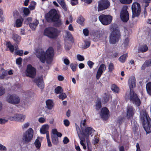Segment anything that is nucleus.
I'll list each match as a JSON object with an SVG mask.
<instances>
[{
  "label": "nucleus",
  "mask_w": 151,
  "mask_h": 151,
  "mask_svg": "<svg viewBox=\"0 0 151 151\" xmlns=\"http://www.w3.org/2000/svg\"><path fill=\"white\" fill-rule=\"evenodd\" d=\"M54 55L53 49L52 47H50L47 50L45 54L43 50H41L37 52L36 56L42 63L46 62L49 64L52 61Z\"/></svg>",
  "instance_id": "1"
},
{
  "label": "nucleus",
  "mask_w": 151,
  "mask_h": 151,
  "mask_svg": "<svg viewBox=\"0 0 151 151\" xmlns=\"http://www.w3.org/2000/svg\"><path fill=\"white\" fill-rule=\"evenodd\" d=\"M135 81V78L134 76H132L129 79L128 84L130 89L129 98L130 101H132L136 106H139L141 104L140 101L136 94L131 91V89L135 87L136 86Z\"/></svg>",
  "instance_id": "2"
},
{
  "label": "nucleus",
  "mask_w": 151,
  "mask_h": 151,
  "mask_svg": "<svg viewBox=\"0 0 151 151\" xmlns=\"http://www.w3.org/2000/svg\"><path fill=\"white\" fill-rule=\"evenodd\" d=\"M140 120L142 122L145 130L147 133L151 132V119L147 112L144 111L140 112Z\"/></svg>",
  "instance_id": "3"
},
{
  "label": "nucleus",
  "mask_w": 151,
  "mask_h": 151,
  "mask_svg": "<svg viewBox=\"0 0 151 151\" xmlns=\"http://www.w3.org/2000/svg\"><path fill=\"white\" fill-rule=\"evenodd\" d=\"M46 17L51 19L53 22H55L58 26H59L62 24V22L59 19V15L55 9L51 10L46 14Z\"/></svg>",
  "instance_id": "4"
},
{
  "label": "nucleus",
  "mask_w": 151,
  "mask_h": 151,
  "mask_svg": "<svg viewBox=\"0 0 151 151\" xmlns=\"http://www.w3.org/2000/svg\"><path fill=\"white\" fill-rule=\"evenodd\" d=\"M114 25H112L110 27L111 30H113L111 34L109 40L110 43L112 44H115L118 42L120 37L119 31L117 29H114Z\"/></svg>",
  "instance_id": "5"
},
{
  "label": "nucleus",
  "mask_w": 151,
  "mask_h": 151,
  "mask_svg": "<svg viewBox=\"0 0 151 151\" xmlns=\"http://www.w3.org/2000/svg\"><path fill=\"white\" fill-rule=\"evenodd\" d=\"M59 32L56 29L53 27L46 28L44 31V35L51 38H55L58 35Z\"/></svg>",
  "instance_id": "6"
},
{
  "label": "nucleus",
  "mask_w": 151,
  "mask_h": 151,
  "mask_svg": "<svg viewBox=\"0 0 151 151\" xmlns=\"http://www.w3.org/2000/svg\"><path fill=\"white\" fill-rule=\"evenodd\" d=\"M131 8L132 13V18L138 17L140 14L141 12V7L140 4L137 2H134L132 5Z\"/></svg>",
  "instance_id": "7"
},
{
  "label": "nucleus",
  "mask_w": 151,
  "mask_h": 151,
  "mask_svg": "<svg viewBox=\"0 0 151 151\" xmlns=\"http://www.w3.org/2000/svg\"><path fill=\"white\" fill-rule=\"evenodd\" d=\"M34 131L32 128L28 129L23 134V139L26 143L30 142L32 139Z\"/></svg>",
  "instance_id": "8"
},
{
  "label": "nucleus",
  "mask_w": 151,
  "mask_h": 151,
  "mask_svg": "<svg viewBox=\"0 0 151 151\" xmlns=\"http://www.w3.org/2000/svg\"><path fill=\"white\" fill-rule=\"evenodd\" d=\"M76 126L79 133L81 134V135L82 136V137L86 138L88 141L89 135L93 132L94 130L91 127H87L86 128L85 130H82V132H81L79 129H78V126L76 124Z\"/></svg>",
  "instance_id": "9"
},
{
  "label": "nucleus",
  "mask_w": 151,
  "mask_h": 151,
  "mask_svg": "<svg viewBox=\"0 0 151 151\" xmlns=\"http://www.w3.org/2000/svg\"><path fill=\"white\" fill-rule=\"evenodd\" d=\"M99 19L101 23L104 25H107L110 24L112 19V17L109 15H101L99 17Z\"/></svg>",
  "instance_id": "10"
},
{
  "label": "nucleus",
  "mask_w": 151,
  "mask_h": 151,
  "mask_svg": "<svg viewBox=\"0 0 151 151\" xmlns=\"http://www.w3.org/2000/svg\"><path fill=\"white\" fill-rule=\"evenodd\" d=\"M128 7L127 6H124L120 12V17L122 20L124 22H127L129 18V15L127 10Z\"/></svg>",
  "instance_id": "11"
},
{
  "label": "nucleus",
  "mask_w": 151,
  "mask_h": 151,
  "mask_svg": "<svg viewBox=\"0 0 151 151\" xmlns=\"http://www.w3.org/2000/svg\"><path fill=\"white\" fill-rule=\"evenodd\" d=\"M25 118V115L21 114H15L13 116H10L9 119L11 121L22 122L24 121Z\"/></svg>",
  "instance_id": "12"
},
{
  "label": "nucleus",
  "mask_w": 151,
  "mask_h": 151,
  "mask_svg": "<svg viewBox=\"0 0 151 151\" xmlns=\"http://www.w3.org/2000/svg\"><path fill=\"white\" fill-rule=\"evenodd\" d=\"M110 5V3L108 0H100L98 2V11L106 9Z\"/></svg>",
  "instance_id": "13"
},
{
  "label": "nucleus",
  "mask_w": 151,
  "mask_h": 151,
  "mask_svg": "<svg viewBox=\"0 0 151 151\" xmlns=\"http://www.w3.org/2000/svg\"><path fill=\"white\" fill-rule=\"evenodd\" d=\"M26 75L31 78H34L36 74V70L31 65H28L26 72Z\"/></svg>",
  "instance_id": "14"
},
{
  "label": "nucleus",
  "mask_w": 151,
  "mask_h": 151,
  "mask_svg": "<svg viewBox=\"0 0 151 151\" xmlns=\"http://www.w3.org/2000/svg\"><path fill=\"white\" fill-rule=\"evenodd\" d=\"M7 100L8 102L12 104H18L20 101L19 97L15 94L9 96L8 97Z\"/></svg>",
  "instance_id": "15"
},
{
  "label": "nucleus",
  "mask_w": 151,
  "mask_h": 151,
  "mask_svg": "<svg viewBox=\"0 0 151 151\" xmlns=\"http://www.w3.org/2000/svg\"><path fill=\"white\" fill-rule=\"evenodd\" d=\"M135 112V109L132 106H128L126 109V117L127 118H132Z\"/></svg>",
  "instance_id": "16"
},
{
  "label": "nucleus",
  "mask_w": 151,
  "mask_h": 151,
  "mask_svg": "<svg viewBox=\"0 0 151 151\" xmlns=\"http://www.w3.org/2000/svg\"><path fill=\"white\" fill-rule=\"evenodd\" d=\"M101 116L103 120H106L109 117V111L107 108H103L101 110Z\"/></svg>",
  "instance_id": "17"
},
{
  "label": "nucleus",
  "mask_w": 151,
  "mask_h": 151,
  "mask_svg": "<svg viewBox=\"0 0 151 151\" xmlns=\"http://www.w3.org/2000/svg\"><path fill=\"white\" fill-rule=\"evenodd\" d=\"M34 82L35 83L39 88L41 89H43L44 87V85L43 81L41 78H36L34 80Z\"/></svg>",
  "instance_id": "18"
},
{
  "label": "nucleus",
  "mask_w": 151,
  "mask_h": 151,
  "mask_svg": "<svg viewBox=\"0 0 151 151\" xmlns=\"http://www.w3.org/2000/svg\"><path fill=\"white\" fill-rule=\"evenodd\" d=\"M105 69L106 66L104 64H102L100 65L98 70L96 76V78L97 79L99 78L103 72L105 70Z\"/></svg>",
  "instance_id": "19"
},
{
  "label": "nucleus",
  "mask_w": 151,
  "mask_h": 151,
  "mask_svg": "<svg viewBox=\"0 0 151 151\" xmlns=\"http://www.w3.org/2000/svg\"><path fill=\"white\" fill-rule=\"evenodd\" d=\"M23 22V19L22 17L16 19L14 20V26L17 28L21 27L22 25Z\"/></svg>",
  "instance_id": "20"
},
{
  "label": "nucleus",
  "mask_w": 151,
  "mask_h": 151,
  "mask_svg": "<svg viewBox=\"0 0 151 151\" xmlns=\"http://www.w3.org/2000/svg\"><path fill=\"white\" fill-rule=\"evenodd\" d=\"M49 128V126L48 124H45L42 125L40 128V132L42 134H45L48 132V130Z\"/></svg>",
  "instance_id": "21"
},
{
  "label": "nucleus",
  "mask_w": 151,
  "mask_h": 151,
  "mask_svg": "<svg viewBox=\"0 0 151 151\" xmlns=\"http://www.w3.org/2000/svg\"><path fill=\"white\" fill-rule=\"evenodd\" d=\"M76 129L77 132L78 136V137L80 140V144L83 147V149L84 150H86V147L85 145V144L84 143V142H85V138L84 137H82V136L81 135V134L79 133V132H78L76 126Z\"/></svg>",
  "instance_id": "22"
},
{
  "label": "nucleus",
  "mask_w": 151,
  "mask_h": 151,
  "mask_svg": "<svg viewBox=\"0 0 151 151\" xmlns=\"http://www.w3.org/2000/svg\"><path fill=\"white\" fill-rule=\"evenodd\" d=\"M46 107L49 109H51L53 107L54 104L52 100L48 99L46 101Z\"/></svg>",
  "instance_id": "23"
},
{
  "label": "nucleus",
  "mask_w": 151,
  "mask_h": 151,
  "mask_svg": "<svg viewBox=\"0 0 151 151\" xmlns=\"http://www.w3.org/2000/svg\"><path fill=\"white\" fill-rule=\"evenodd\" d=\"M21 37L18 35L14 34L12 35V39L17 44L19 43L21 40Z\"/></svg>",
  "instance_id": "24"
},
{
  "label": "nucleus",
  "mask_w": 151,
  "mask_h": 151,
  "mask_svg": "<svg viewBox=\"0 0 151 151\" xmlns=\"http://www.w3.org/2000/svg\"><path fill=\"white\" fill-rule=\"evenodd\" d=\"M65 39L67 40H71L72 39V35L70 32L68 30H65Z\"/></svg>",
  "instance_id": "25"
},
{
  "label": "nucleus",
  "mask_w": 151,
  "mask_h": 151,
  "mask_svg": "<svg viewBox=\"0 0 151 151\" xmlns=\"http://www.w3.org/2000/svg\"><path fill=\"white\" fill-rule=\"evenodd\" d=\"M148 50V47L146 45H143L140 46L138 49L139 52H144L147 51Z\"/></svg>",
  "instance_id": "26"
},
{
  "label": "nucleus",
  "mask_w": 151,
  "mask_h": 151,
  "mask_svg": "<svg viewBox=\"0 0 151 151\" xmlns=\"http://www.w3.org/2000/svg\"><path fill=\"white\" fill-rule=\"evenodd\" d=\"M18 47L17 45L15 46V54L16 55H18L19 56H22L23 53V51L22 50H18Z\"/></svg>",
  "instance_id": "27"
},
{
  "label": "nucleus",
  "mask_w": 151,
  "mask_h": 151,
  "mask_svg": "<svg viewBox=\"0 0 151 151\" xmlns=\"http://www.w3.org/2000/svg\"><path fill=\"white\" fill-rule=\"evenodd\" d=\"M6 46L11 52H14L15 47H14V46L10 42H7L6 44Z\"/></svg>",
  "instance_id": "28"
},
{
  "label": "nucleus",
  "mask_w": 151,
  "mask_h": 151,
  "mask_svg": "<svg viewBox=\"0 0 151 151\" xmlns=\"http://www.w3.org/2000/svg\"><path fill=\"white\" fill-rule=\"evenodd\" d=\"M38 23L39 22L38 20H36L33 22L30 23L29 25L30 28L32 30H34L35 29L37 26Z\"/></svg>",
  "instance_id": "29"
},
{
  "label": "nucleus",
  "mask_w": 151,
  "mask_h": 151,
  "mask_svg": "<svg viewBox=\"0 0 151 151\" xmlns=\"http://www.w3.org/2000/svg\"><path fill=\"white\" fill-rule=\"evenodd\" d=\"M127 56L128 54L127 53L124 54L119 57V60L120 62L124 63L125 61Z\"/></svg>",
  "instance_id": "30"
},
{
  "label": "nucleus",
  "mask_w": 151,
  "mask_h": 151,
  "mask_svg": "<svg viewBox=\"0 0 151 151\" xmlns=\"http://www.w3.org/2000/svg\"><path fill=\"white\" fill-rule=\"evenodd\" d=\"M146 88L147 93L151 96V82H149L146 84Z\"/></svg>",
  "instance_id": "31"
},
{
  "label": "nucleus",
  "mask_w": 151,
  "mask_h": 151,
  "mask_svg": "<svg viewBox=\"0 0 151 151\" xmlns=\"http://www.w3.org/2000/svg\"><path fill=\"white\" fill-rule=\"evenodd\" d=\"M129 40L128 37H126L123 40L122 45L125 47L127 46L129 44Z\"/></svg>",
  "instance_id": "32"
},
{
  "label": "nucleus",
  "mask_w": 151,
  "mask_h": 151,
  "mask_svg": "<svg viewBox=\"0 0 151 151\" xmlns=\"http://www.w3.org/2000/svg\"><path fill=\"white\" fill-rule=\"evenodd\" d=\"M36 147L38 149H39L41 147V144L39 140V138L37 137L35 140L34 143Z\"/></svg>",
  "instance_id": "33"
},
{
  "label": "nucleus",
  "mask_w": 151,
  "mask_h": 151,
  "mask_svg": "<svg viewBox=\"0 0 151 151\" xmlns=\"http://www.w3.org/2000/svg\"><path fill=\"white\" fill-rule=\"evenodd\" d=\"M52 141L53 144H57L58 142V138L56 135H52Z\"/></svg>",
  "instance_id": "34"
},
{
  "label": "nucleus",
  "mask_w": 151,
  "mask_h": 151,
  "mask_svg": "<svg viewBox=\"0 0 151 151\" xmlns=\"http://www.w3.org/2000/svg\"><path fill=\"white\" fill-rule=\"evenodd\" d=\"M111 90L115 93H118L119 91V88L115 85L113 84L111 86Z\"/></svg>",
  "instance_id": "35"
},
{
  "label": "nucleus",
  "mask_w": 151,
  "mask_h": 151,
  "mask_svg": "<svg viewBox=\"0 0 151 151\" xmlns=\"http://www.w3.org/2000/svg\"><path fill=\"white\" fill-rule=\"evenodd\" d=\"M124 32L125 33V36L128 37L131 32V30L129 29H127L126 28H124Z\"/></svg>",
  "instance_id": "36"
},
{
  "label": "nucleus",
  "mask_w": 151,
  "mask_h": 151,
  "mask_svg": "<svg viewBox=\"0 0 151 151\" xmlns=\"http://www.w3.org/2000/svg\"><path fill=\"white\" fill-rule=\"evenodd\" d=\"M102 35L99 33L97 32L96 33L93 35L94 39H95L96 40H98L100 39Z\"/></svg>",
  "instance_id": "37"
},
{
  "label": "nucleus",
  "mask_w": 151,
  "mask_h": 151,
  "mask_svg": "<svg viewBox=\"0 0 151 151\" xmlns=\"http://www.w3.org/2000/svg\"><path fill=\"white\" fill-rule=\"evenodd\" d=\"M55 92L56 93H60L63 91L62 88L60 86H58L55 89Z\"/></svg>",
  "instance_id": "38"
},
{
  "label": "nucleus",
  "mask_w": 151,
  "mask_h": 151,
  "mask_svg": "<svg viewBox=\"0 0 151 151\" xmlns=\"http://www.w3.org/2000/svg\"><path fill=\"white\" fill-rule=\"evenodd\" d=\"M131 124L132 128L134 131H135L137 128V125L134 121L131 122Z\"/></svg>",
  "instance_id": "39"
},
{
  "label": "nucleus",
  "mask_w": 151,
  "mask_h": 151,
  "mask_svg": "<svg viewBox=\"0 0 151 151\" xmlns=\"http://www.w3.org/2000/svg\"><path fill=\"white\" fill-rule=\"evenodd\" d=\"M121 3L124 4H129L131 3L132 0H119Z\"/></svg>",
  "instance_id": "40"
},
{
  "label": "nucleus",
  "mask_w": 151,
  "mask_h": 151,
  "mask_svg": "<svg viewBox=\"0 0 151 151\" xmlns=\"http://www.w3.org/2000/svg\"><path fill=\"white\" fill-rule=\"evenodd\" d=\"M96 109L97 110H98L100 109L101 107V104L100 101L99 100H98L95 106Z\"/></svg>",
  "instance_id": "41"
},
{
  "label": "nucleus",
  "mask_w": 151,
  "mask_h": 151,
  "mask_svg": "<svg viewBox=\"0 0 151 151\" xmlns=\"http://www.w3.org/2000/svg\"><path fill=\"white\" fill-rule=\"evenodd\" d=\"M84 21V18L82 17H80L78 18L77 20V22L81 24H82Z\"/></svg>",
  "instance_id": "42"
},
{
  "label": "nucleus",
  "mask_w": 151,
  "mask_h": 151,
  "mask_svg": "<svg viewBox=\"0 0 151 151\" xmlns=\"http://www.w3.org/2000/svg\"><path fill=\"white\" fill-rule=\"evenodd\" d=\"M36 3L35 1H32L31 4L29 6V8L31 10H33L35 7Z\"/></svg>",
  "instance_id": "43"
},
{
  "label": "nucleus",
  "mask_w": 151,
  "mask_h": 151,
  "mask_svg": "<svg viewBox=\"0 0 151 151\" xmlns=\"http://www.w3.org/2000/svg\"><path fill=\"white\" fill-rule=\"evenodd\" d=\"M23 12L25 15H28L30 13V11L28 8H23Z\"/></svg>",
  "instance_id": "44"
},
{
  "label": "nucleus",
  "mask_w": 151,
  "mask_h": 151,
  "mask_svg": "<svg viewBox=\"0 0 151 151\" xmlns=\"http://www.w3.org/2000/svg\"><path fill=\"white\" fill-rule=\"evenodd\" d=\"M66 97L67 96L66 94L64 93H62L59 96V98L60 99H61L62 100L65 99Z\"/></svg>",
  "instance_id": "45"
},
{
  "label": "nucleus",
  "mask_w": 151,
  "mask_h": 151,
  "mask_svg": "<svg viewBox=\"0 0 151 151\" xmlns=\"http://www.w3.org/2000/svg\"><path fill=\"white\" fill-rule=\"evenodd\" d=\"M38 121L41 123H43L46 122V119L44 117H40L38 118Z\"/></svg>",
  "instance_id": "46"
},
{
  "label": "nucleus",
  "mask_w": 151,
  "mask_h": 151,
  "mask_svg": "<svg viewBox=\"0 0 151 151\" xmlns=\"http://www.w3.org/2000/svg\"><path fill=\"white\" fill-rule=\"evenodd\" d=\"M70 3L72 6L76 5L78 3V0H70Z\"/></svg>",
  "instance_id": "47"
},
{
  "label": "nucleus",
  "mask_w": 151,
  "mask_h": 151,
  "mask_svg": "<svg viewBox=\"0 0 151 151\" xmlns=\"http://www.w3.org/2000/svg\"><path fill=\"white\" fill-rule=\"evenodd\" d=\"M77 59L80 61H82L84 60V58L83 56L81 55L78 54L77 55Z\"/></svg>",
  "instance_id": "48"
},
{
  "label": "nucleus",
  "mask_w": 151,
  "mask_h": 151,
  "mask_svg": "<svg viewBox=\"0 0 151 151\" xmlns=\"http://www.w3.org/2000/svg\"><path fill=\"white\" fill-rule=\"evenodd\" d=\"M70 67L73 71H75L76 70V66L74 64L71 63L70 65Z\"/></svg>",
  "instance_id": "49"
},
{
  "label": "nucleus",
  "mask_w": 151,
  "mask_h": 151,
  "mask_svg": "<svg viewBox=\"0 0 151 151\" xmlns=\"http://www.w3.org/2000/svg\"><path fill=\"white\" fill-rule=\"evenodd\" d=\"M144 63L147 67L151 66V59H150L146 61Z\"/></svg>",
  "instance_id": "50"
},
{
  "label": "nucleus",
  "mask_w": 151,
  "mask_h": 151,
  "mask_svg": "<svg viewBox=\"0 0 151 151\" xmlns=\"http://www.w3.org/2000/svg\"><path fill=\"white\" fill-rule=\"evenodd\" d=\"M7 150L6 147L0 143V150L1 151H6Z\"/></svg>",
  "instance_id": "51"
},
{
  "label": "nucleus",
  "mask_w": 151,
  "mask_h": 151,
  "mask_svg": "<svg viewBox=\"0 0 151 151\" xmlns=\"http://www.w3.org/2000/svg\"><path fill=\"white\" fill-rule=\"evenodd\" d=\"M114 69V68L113 64L112 63L109 64V71L110 72H111Z\"/></svg>",
  "instance_id": "52"
},
{
  "label": "nucleus",
  "mask_w": 151,
  "mask_h": 151,
  "mask_svg": "<svg viewBox=\"0 0 151 151\" xmlns=\"http://www.w3.org/2000/svg\"><path fill=\"white\" fill-rule=\"evenodd\" d=\"M83 33L85 36H88V35L89 31L87 28L83 30Z\"/></svg>",
  "instance_id": "53"
},
{
  "label": "nucleus",
  "mask_w": 151,
  "mask_h": 151,
  "mask_svg": "<svg viewBox=\"0 0 151 151\" xmlns=\"http://www.w3.org/2000/svg\"><path fill=\"white\" fill-rule=\"evenodd\" d=\"M22 61V59L21 58H17L16 60V63L18 65H20Z\"/></svg>",
  "instance_id": "54"
},
{
  "label": "nucleus",
  "mask_w": 151,
  "mask_h": 151,
  "mask_svg": "<svg viewBox=\"0 0 151 151\" xmlns=\"http://www.w3.org/2000/svg\"><path fill=\"white\" fill-rule=\"evenodd\" d=\"M29 125V123L28 122H27L24 124L22 126L23 129H26L27 128Z\"/></svg>",
  "instance_id": "55"
},
{
  "label": "nucleus",
  "mask_w": 151,
  "mask_h": 151,
  "mask_svg": "<svg viewBox=\"0 0 151 151\" xmlns=\"http://www.w3.org/2000/svg\"><path fill=\"white\" fill-rule=\"evenodd\" d=\"M87 64L90 68H92L93 65L94 64V63L90 60H89L88 61Z\"/></svg>",
  "instance_id": "56"
},
{
  "label": "nucleus",
  "mask_w": 151,
  "mask_h": 151,
  "mask_svg": "<svg viewBox=\"0 0 151 151\" xmlns=\"http://www.w3.org/2000/svg\"><path fill=\"white\" fill-rule=\"evenodd\" d=\"M7 120L4 119L0 118V124H3L7 122Z\"/></svg>",
  "instance_id": "57"
},
{
  "label": "nucleus",
  "mask_w": 151,
  "mask_h": 151,
  "mask_svg": "<svg viewBox=\"0 0 151 151\" xmlns=\"http://www.w3.org/2000/svg\"><path fill=\"white\" fill-rule=\"evenodd\" d=\"M63 143L65 144L68 143L69 142V139L67 137H65L63 140Z\"/></svg>",
  "instance_id": "58"
},
{
  "label": "nucleus",
  "mask_w": 151,
  "mask_h": 151,
  "mask_svg": "<svg viewBox=\"0 0 151 151\" xmlns=\"http://www.w3.org/2000/svg\"><path fill=\"white\" fill-rule=\"evenodd\" d=\"M5 92V89L2 87H0V96L3 94Z\"/></svg>",
  "instance_id": "59"
},
{
  "label": "nucleus",
  "mask_w": 151,
  "mask_h": 151,
  "mask_svg": "<svg viewBox=\"0 0 151 151\" xmlns=\"http://www.w3.org/2000/svg\"><path fill=\"white\" fill-rule=\"evenodd\" d=\"M63 62L66 65H69L70 63L69 60L67 58H65L63 60Z\"/></svg>",
  "instance_id": "60"
},
{
  "label": "nucleus",
  "mask_w": 151,
  "mask_h": 151,
  "mask_svg": "<svg viewBox=\"0 0 151 151\" xmlns=\"http://www.w3.org/2000/svg\"><path fill=\"white\" fill-rule=\"evenodd\" d=\"M64 124L66 126H68L69 125L70 122L67 119H65L64 121Z\"/></svg>",
  "instance_id": "61"
},
{
  "label": "nucleus",
  "mask_w": 151,
  "mask_h": 151,
  "mask_svg": "<svg viewBox=\"0 0 151 151\" xmlns=\"http://www.w3.org/2000/svg\"><path fill=\"white\" fill-rule=\"evenodd\" d=\"M60 5L62 6V8H63L64 10H65V11H66L67 10V7L66 5L65 4V2L62 3L60 4Z\"/></svg>",
  "instance_id": "62"
},
{
  "label": "nucleus",
  "mask_w": 151,
  "mask_h": 151,
  "mask_svg": "<svg viewBox=\"0 0 151 151\" xmlns=\"http://www.w3.org/2000/svg\"><path fill=\"white\" fill-rule=\"evenodd\" d=\"M7 72H4L3 73L2 75H0V78L3 79L4 77L6 76V74H7Z\"/></svg>",
  "instance_id": "63"
},
{
  "label": "nucleus",
  "mask_w": 151,
  "mask_h": 151,
  "mask_svg": "<svg viewBox=\"0 0 151 151\" xmlns=\"http://www.w3.org/2000/svg\"><path fill=\"white\" fill-rule=\"evenodd\" d=\"M85 43L86 48H87L90 46V43L89 42L87 41H85Z\"/></svg>",
  "instance_id": "64"
}]
</instances>
